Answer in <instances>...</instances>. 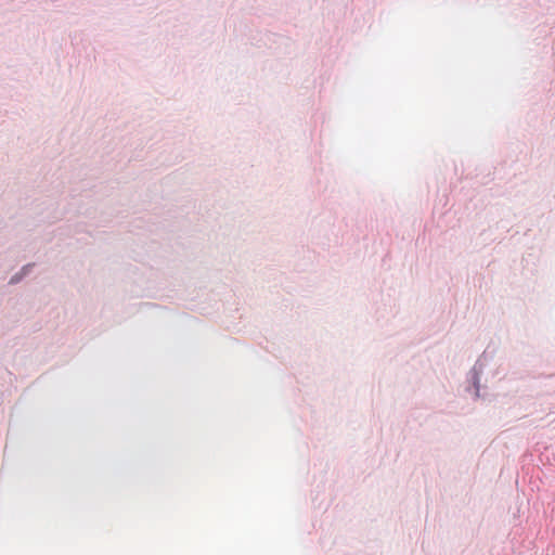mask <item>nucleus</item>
<instances>
[{
	"mask_svg": "<svg viewBox=\"0 0 555 555\" xmlns=\"http://www.w3.org/2000/svg\"><path fill=\"white\" fill-rule=\"evenodd\" d=\"M482 372V370H478L473 366L467 376V382L469 384L467 390L470 391V389L473 388L475 398H480V376Z\"/></svg>",
	"mask_w": 555,
	"mask_h": 555,
	"instance_id": "obj_1",
	"label": "nucleus"
},
{
	"mask_svg": "<svg viewBox=\"0 0 555 555\" xmlns=\"http://www.w3.org/2000/svg\"><path fill=\"white\" fill-rule=\"evenodd\" d=\"M496 349L495 347L491 348L490 345L487 346V348L483 350V352L478 357L476 360L474 367L478 370H482L486 367V365L492 361L495 357Z\"/></svg>",
	"mask_w": 555,
	"mask_h": 555,
	"instance_id": "obj_2",
	"label": "nucleus"
},
{
	"mask_svg": "<svg viewBox=\"0 0 555 555\" xmlns=\"http://www.w3.org/2000/svg\"><path fill=\"white\" fill-rule=\"evenodd\" d=\"M34 267H35V263H27V264L23 266L18 272H16L15 274H13L11 276L9 284L15 285V284L21 283L26 276H28L30 274Z\"/></svg>",
	"mask_w": 555,
	"mask_h": 555,
	"instance_id": "obj_3",
	"label": "nucleus"
}]
</instances>
